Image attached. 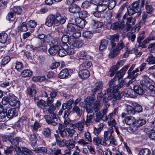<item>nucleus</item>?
Returning a JSON list of instances; mask_svg holds the SVG:
<instances>
[{
    "instance_id": "1",
    "label": "nucleus",
    "mask_w": 155,
    "mask_h": 155,
    "mask_svg": "<svg viewBox=\"0 0 155 155\" xmlns=\"http://www.w3.org/2000/svg\"><path fill=\"white\" fill-rule=\"evenodd\" d=\"M66 21L65 18H62L60 14L57 13L55 15H49L46 20L45 24L49 27L53 25L58 26L60 24H64Z\"/></svg>"
},
{
    "instance_id": "2",
    "label": "nucleus",
    "mask_w": 155,
    "mask_h": 155,
    "mask_svg": "<svg viewBox=\"0 0 155 155\" xmlns=\"http://www.w3.org/2000/svg\"><path fill=\"white\" fill-rule=\"evenodd\" d=\"M59 41L60 40L58 38H55L52 39L50 42L51 47L49 49L48 51L50 54L54 55L58 52L60 49V46L59 45Z\"/></svg>"
},
{
    "instance_id": "3",
    "label": "nucleus",
    "mask_w": 155,
    "mask_h": 155,
    "mask_svg": "<svg viewBox=\"0 0 155 155\" xmlns=\"http://www.w3.org/2000/svg\"><path fill=\"white\" fill-rule=\"evenodd\" d=\"M106 94L108 97L107 99L106 97L104 98V101L105 102H107V100H112V101H114L117 99L120 100V95H119V93L118 92H112L110 90L107 89L106 91Z\"/></svg>"
},
{
    "instance_id": "4",
    "label": "nucleus",
    "mask_w": 155,
    "mask_h": 155,
    "mask_svg": "<svg viewBox=\"0 0 155 155\" xmlns=\"http://www.w3.org/2000/svg\"><path fill=\"white\" fill-rule=\"evenodd\" d=\"M83 44L82 40H77L75 38H71L69 42V48L70 50H72L73 53H74V49L76 48L81 47Z\"/></svg>"
},
{
    "instance_id": "5",
    "label": "nucleus",
    "mask_w": 155,
    "mask_h": 155,
    "mask_svg": "<svg viewBox=\"0 0 155 155\" xmlns=\"http://www.w3.org/2000/svg\"><path fill=\"white\" fill-rule=\"evenodd\" d=\"M70 40V37H69L68 35H64L61 38V42L60 41L59 42V45L61 47L64 48L65 49L68 48H69V45L67 43H68L69 45Z\"/></svg>"
},
{
    "instance_id": "6",
    "label": "nucleus",
    "mask_w": 155,
    "mask_h": 155,
    "mask_svg": "<svg viewBox=\"0 0 155 155\" xmlns=\"http://www.w3.org/2000/svg\"><path fill=\"white\" fill-rule=\"evenodd\" d=\"M73 54L72 50H70L69 48L65 49L64 48L61 47L60 46V49L58 51V54L60 56L63 57L67 54L71 55Z\"/></svg>"
},
{
    "instance_id": "7",
    "label": "nucleus",
    "mask_w": 155,
    "mask_h": 155,
    "mask_svg": "<svg viewBox=\"0 0 155 155\" xmlns=\"http://www.w3.org/2000/svg\"><path fill=\"white\" fill-rule=\"evenodd\" d=\"M45 40H41L36 45L35 49L38 50V51L42 50L43 51H46L47 48L46 47L47 45L45 43L46 42L45 41Z\"/></svg>"
},
{
    "instance_id": "8",
    "label": "nucleus",
    "mask_w": 155,
    "mask_h": 155,
    "mask_svg": "<svg viewBox=\"0 0 155 155\" xmlns=\"http://www.w3.org/2000/svg\"><path fill=\"white\" fill-rule=\"evenodd\" d=\"M123 95L127 97H136V93L134 90L131 88H127L124 92L120 94V96Z\"/></svg>"
},
{
    "instance_id": "9",
    "label": "nucleus",
    "mask_w": 155,
    "mask_h": 155,
    "mask_svg": "<svg viewBox=\"0 0 155 155\" xmlns=\"http://www.w3.org/2000/svg\"><path fill=\"white\" fill-rule=\"evenodd\" d=\"M127 81L126 79H122L120 82H119V84L117 85L116 84L114 87H113L111 89L112 90H110L112 92H118L119 93V95H120L119 91H117L120 89L121 87H123L124 85L127 83Z\"/></svg>"
},
{
    "instance_id": "10",
    "label": "nucleus",
    "mask_w": 155,
    "mask_h": 155,
    "mask_svg": "<svg viewBox=\"0 0 155 155\" xmlns=\"http://www.w3.org/2000/svg\"><path fill=\"white\" fill-rule=\"evenodd\" d=\"M67 129L62 124H59L58 125V130L60 136L62 138H66L68 137Z\"/></svg>"
},
{
    "instance_id": "11",
    "label": "nucleus",
    "mask_w": 155,
    "mask_h": 155,
    "mask_svg": "<svg viewBox=\"0 0 155 155\" xmlns=\"http://www.w3.org/2000/svg\"><path fill=\"white\" fill-rule=\"evenodd\" d=\"M145 3V8L147 13L151 14L153 10L154 9L152 6L149 5L147 2L146 0H141L140 3L141 6L143 7Z\"/></svg>"
},
{
    "instance_id": "12",
    "label": "nucleus",
    "mask_w": 155,
    "mask_h": 155,
    "mask_svg": "<svg viewBox=\"0 0 155 155\" xmlns=\"http://www.w3.org/2000/svg\"><path fill=\"white\" fill-rule=\"evenodd\" d=\"M75 142L71 140H67L65 139H63L62 140H58L57 142V144L60 147H64L71 145Z\"/></svg>"
},
{
    "instance_id": "13",
    "label": "nucleus",
    "mask_w": 155,
    "mask_h": 155,
    "mask_svg": "<svg viewBox=\"0 0 155 155\" xmlns=\"http://www.w3.org/2000/svg\"><path fill=\"white\" fill-rule=\"evenodd\" d=\"M123 122L124 123H125L127 125H134L136 123V120L132 116H127L125 117Z\"/></svg>"
},
{
    "instance_id": "14",
    "label": "nucleus",
    "mask_w": 155,
    "mask_h": 155,
    "mask_svg": "<svg viewBox=\"0 0 155 155\" xmlns=\"http://www.w3.org/2000/svg\"><path fill=\"white\" fill-rule=\"evenodd\" d=\"M124 27V25L123 22H116L113 24L112 29L114 30H120Z\"/></svg>"
},
{
    "instance_id": "15",
    "label": "nucleus",
    "mask_w": 155,
    "mask_h": 155,
    "mask_svg": "<svg viewBox=\"0 0 155 155\" xmlns=\"http://www.w3.org/2000/svg\"><path fill=\"white\" fill-rule=\"evenodd\" d=\"M78 74L80 77L83 79L88 78L90 75V72L87 69L82 70L79 72Z\"/></svg>"
},
{
    "instance_id": "16",
    "label": "nucleus",
    "mask_w": 155,
    "mask_h": 155,
    "mask_svg": "<svg viewBox=\"0 0 155 155\" xmlns=\"http://www.w3.org/2000/svg\"><path fill=\"white\" fill-rule=\"evenodd\" d=\"M127 69V68H122L115 75V77L118 78L119 82H120L121 80L120 79L122 78L125 74L126 71Z\"/></svg>"
},
{
    "instance_id": "17",
    "label": "nucleus",
    "mask_w": 155,
    "mask_h": 155,
    "mask_svg": "<svg viewBox=\"0 0 155 155\" xmlns=\"http://www.w3.org/2000/svg\"><path fill=\"white\" fill-rule=\"evenodd\" d=\"M80 7L76 4H74L69 8V11L72 13H78L80 10Z\"/></svg>"
},
{
    "instance_id": "18",
    "label": "nucleus",
    "mask_w": 155,
    "mask_h": 155,
    "mask_svg": "<svg viewBox=\"0 0 155 155\" xmlns=\"http://www.w3.org/2000/svg\"><path fill=\"white\" fill-rule=\"evenodd\" d=\"M67 28L69 32L71 34L73 32H74L76 30L78 29L77 26L76 24L73 23H69L67 25Z\"/></svg>"
},
{
    "instance_id": "19",
    "label": "nucleus",
    "mask_w": 155,
    "mask_h": 155,
    "mask_svg": "<svg viewBox=\"0 0 155 155\" xmlns=\"http://www.w3.org/2000/svg\"><path fill=\"white\" fill-rule=\"evenodd\" d=\"M97 7L96 9L98 10L100 12H102L103 14L104 12L107 8V4H105L102 3L96 5Z\"/></svg>"
},
{
    "instance_id": "20",
    "label": "nucleus",
    "mask_w": 155,
    "mask_h": 155,
    "mask_svg": "<svg viewBox=\"0 0 155 155\" xmlns=\"http://www.w3.org/2000/svg\"><path fill=\"white\" fill-rule=\"evenodd\" d=\"M75 143H73L67 146V148L65 150L64 153L62 155H71V152L72 151V149L75 147Z\"/></svg>"
},
{
    "instance_id": "21",
    "label": "nucleus",
    "mask_w": 155,
    "mask_h": 155,
    "mask_svg": "<svg viewBox=\"0 0 155 155\" xmlns=\"http://www.w3.org/2000/svg\"><path fill=\"white\" fill-rule=\"evenodd\" d=\"M44 117L47 122L49 124L52 125L53 126H56L57 125V123L50 116L48 115H45L44 116Z\"/></svg>"
},
{
    "instance_id": "22",
    "label": "nucleus",
    "mask_w": 155,
    "mask_h": 155,
    "mask_svg": "<svg viewBox=\"0 0 155 155\" xmlns=\"http://www.w3.org/2000/svg\"><path fill=\"white\" fill-rule=\"evenodd\" d=\"M131 5L132 8L135 11V12L139 13L138 15H140V14L139 13V12L140 11L141 6H141H140L139 3L137 2H134Z\"/></svg>"
},
{
    "instance_id": "23",
    "label": "nucleus",
    "mask_w": 155,
    "mask_h": 155,
    "mask_svg": "<svg viewBox=\"0 0 155 155\" xmlns=\"http://www.w3.org/2000/svg\"><path fill=\"white\" fill-rule=\"evenodd\" d=\"M94 117V115L88 114L87 116V118L86 120L85 121L84 124L87 126L91 125L92 123V120Z\"/></svg>"
},
{
    "instance_id": "24",
    "label": "nucleus",
    "mask_w": 155,
    "mask_h": 155,
    "mask_svg": "<svg viewBox=\"0 0 155 155\" xmlns=\"http://www.w3.org/2000/svg\"><path fill=\"white\" fill-rule=\"evenodd\" d=\"M69 74V71L67 69H64L59 74L58 76L60 78H64L67 77Z\"/></svg>"
},
{
    "instance_id": "25",
    "label": "nucleus",
    "mask_w": 155,
    "mask_h": 155,
    "mask_svg": "<svg viewBox=\"0 0 155 155\" xmlns=\"http://www.w3.org/2000/svg\"><path fill=\"white\" fill-rule=\"evenodd\" d=\"M98 1V0H92L91 2L87 1H85L82 4L81 7L83 8H86L91 5V3L95 5L96 4L95 3L97 2Z\"/></svg>"
},
{
    "instance_id": "26",
    "label": "nucleus",
    "mask_w": 155,
    "mask_h": 155,
    "mask_svg": "<svg viewBox=\"0 0 155 155\" xmlns=\"http://www.w3.org/2000/svg\"><path fill=\"white\" fill-rule=\"evenodd\" d=\"M103 85V82L102 81H99L95 84V87L92 90V92L94 94H95L97 91L101 89Z\"/></svg>"
},
{
    "instance_id": "27",
    "label": "nucleus",
    "mask_w": 155,
    "mask_h": 155,
    "mask_svg": "<svg viewBox=\"0 0 155 155\" xmlns=\"http://www.w3.org/2000/svg\"><path fill=\"white\" fill-rule=\"evenodd\" d=\"M28 94L31 97L35 96L36 93V87L34 84H32L28 91Z\"/></svg>"
},
{
    "instance_id": "28",
    "label": "nucleus",
    "mask_w": 155,
    "mask_h": 155,
    "mask_svg": "<svg viewBox=\"0 0 155 155\" xmlns=\"http://www.w3.org/2000/svg\"><path fill=\"white\" fill-rule=\"evenodd\" d=\"M104 140L108 141L109 139L113 140L114 137L113 133L105 131L104 133Z\"/></svg>"
},
{
    "instance_id": "29",
    "label": "nucleus",
    "mask_w": 155,
    "mask_h": 155,
    "mask_svg": "<svg viewBox=\"0 0 155 155\" xmlns=\"http://www.w3.org/2000/svg\"><path fill=\"white\" fill-rule=\"evenodd\" d=\"M134 92L136 93V97L137 94L142 95L144 93L143 90L141 87L137 85H136L134 87Z\"/></svg>"
},
{
    "instance_id": "30",
    "label": "nucleus",
    "mask_w": 155,
    "mask_h": 155,
    "mask_svg": "<svg viewBox=\"0 0 155 155\" xmlns=\"http://www.w3.org/2000/svg\"><path fill=\"white\" fill-rule=\"evenodd\" d=\"M17 115V113L16 110L14 108H10L7 113V117L9 118H12Z\"/></svg>"
},
{
    "instance_id": "31",
    "label": "nucleus",
    "mask_w": 155,
    "mask_h": 155,
    "mask_svg": "<svg viewBox=\"0 0 155 155\" xmlns=\"http://www.w3.org/2000/svg\"><path fill=\"white\" fill-rule=\"evenodd\" d=\"M142 19L139 23V26L140 27L145 23L147 22L148 19V15L147 13L143 12L142 15Z\"/></svg>"
},
{
    "instance_id": "32",
    "label": "nucleus",
    "mask_w": 155,
    "mask_h": 155,
    "mask_svg": "<svg viewBox=\"0 0 155 155\" xmlns=\"http://www.w3.org/2000/svg\"><path fill=\"white\" fill-rule=\"evenodd\" d=\"M126 111L128 114H135V110L134 107L132 105V103L130 105H127L126 106Z\"/></svg>"
},
{
    "instance_id": "33",
    "label": "nucleus",
    "mask_w": 155,
    "mask_h": 155,
    "mask_svg": "<svg viewBox=\"0 0 155 155\" xmlns=\"http://www.w3.org/2000/svg\"><path fill=\"white\" fill-rule=\"evenodd\" d=\"M8 38V35L6 33L2 32L0 33V42L3 44L5 43Z\"/></svg>"
},
{
    "instance_id": "34",
    "label": "nucleus",
    "mask_w": 155,
    "mask_h": 155,
    "mask_svg": "<svg viewBox=\"0 0 155 155\" xmlns=\"http://www.w3.org/2000/svg\"><path fill=\"white\" fill-rule=\"evenodd\" d=\"M126 8L127 9V12L123 16L124 19H125L128 15L130 16L133 15L135 12V11L133 8H130V7H126Z\"/></svg>"
},
{
    "instance_id": "35",
    "label": "nucleus",
    "mask_w": 155,
    "mask_h": 155,
    "mask_svg": "<svg viewBox=\"0 0 155 155\" xmlns=\"http://www.w3.org/2000/svg\"><path fill=\"white\" fill-rule=\"evenodd\" d=\"M120 52L116 48H113L110 53L109 55V58H114L117 56Z\"/></svg>"
},
{
    "instance_id": "36",
    "label": "nucleus",
    "mask_w": 155,
    "mask_h": 155,
    "mask_svg": "<svg viewBox=\"0 0 155 155\" xmlns=\"http://www.w3.org/2000/svg\"><path fill=\"white\" fill-rule=\"evenodd\" d=\"M36 37L39 39L41 40H45V41L48 42L51 37L49 36H48L47 35L46 36L45 35L43 34H40L37 35Z\"/></svg>"
},
{
    "instance_id": "37",
    "label": "nucleus",
    "mask_w": 155,
    "mask_h": 155,
    "mask_svg": "<svg viewBox=\"0 0 155 155\" xmlns=\"http://www.w3.org/2000/svg\"><path fill=\"white\" fill-rule=\"evenodd\" d=\"M29 139L31 141H34V142L32 143L31 145L34 148H35L36 147L35 145L36 144V141L37 140V137L36 135L34 133L31 134L30 135Z\"/></svg>"
},
{
    "instance_id": "38",
    "label": "nucleus",
    "mask_w": 155,
    "mask_h": 155,
    "mask_svg": "<svg viewBox=\"0 0 155 155\" xmlns=\"http://www.w3.org/2000/svg\"><path fill=\"white\" fill-rule=\"evenodd\" d=\"M94 100L93 97L90 96L87 97L84 100L85 105H91Z\"/></svg>"
},
{
    "instance_id": "39",
    "label": "nucleus",
    "mask_w": 155,
    "mask_h": 155,
    "mask_svg": "<svg viewBox=\"0 0 155 155\" xmlns=\"http://www.w3.org/2000/svg\"><path fill=\"white\" fill-rule=\"evenodd\" d=\"M93 108L95 112L99 111L100 109L101 104L99 101H96L93 104Z\"/></svg>"
},
{
    "instance_id": "40",
    "label": "nucleus",
    "mask_w": 155,
    "mask_h": 155,
    "mask_svg": "<svg viewBox=\"0 0 155 155\" xmlns=\"http://www.w3.org/2000/svg\"><path fill=\"white\" fill-rule=\"evenodd\" d=\"M27 23L23 22L21 25L18 27V31H27L28 29Z\"/></svg>"
},
{
    "instance_id": "41",
    "label": "nucleus",
    "mask_w": 155,
    "mask_h": 155,
    "mask_svg": "<svg viewBox=\"0 0 155 155\" xmlns=\"http://www.w3.org/2000/svg\"><path fill=\"white\" fill-rule=\"evenodd\" d=\"M107 41L105 39L101 41L100 45L99 48L100 51H103L107 48Z\"/></svg>"
},
{
    "instance_id": "42",
    "label": "nucleus",
    "mask_w": 155,
    "mask_h": 155,
    "mask_svg": "<svg viewBox=\"0 0 155 155\" xmlns=\"http://www.w3.org/2000/svg\"><path fill=\"white\" fill-rule=\"evenodd\" d=\"M146 61L150 64H155V57H153L152 54H149Z\"/></svg>"
},
{
    "instance_id": "43",
    "label": "nucleus",
    "mask_w": 155,
    "mask_h": 155,
    "mask_svg": "<svg viewBox=\"0 0 155 155\" xmlns=\"http://www.w3.org/2000/svg\"><path fill=\"white\" fill-rule=\"evenodd\" d=\"M151 153L150 150L147 148H143L140 150L139 152V155H150Z\"/></svg>"
},
{
    "instance_id": "44",
    "label": "nucleus",
    "mask_w": 155,
    "mask_h": 155,
    "mask_svg": "<svg viewBox=\"0 0 155 155\" xmlns=\"http://www.w3.org/2000/svg\"><path fill=\"white\" fill-rule=\"evenodd\" d=\"M132 105L134 107L135 112L136 111L139 113L142 111V107L138 104L135 102H132Z\"/></svg>"
},
{
    "instance_id": "45",
    "label": "nucleus",
    "mask_w": 155,
    "mask_h": 155,
    "mask_svg": "<svg viewBox=\"0 0 155 155\" xmlns=\"http://www.w3.org/2000/svg\"><path fill=\"white\" fill-rule=\"evenodd\" d=\"M85 120L83 118L81 121H79L78 123L76 124V126L78 128V129L80 131H82L84 128V124Z\"/></svg>"
},
{
    "instance_id": "46",
    "label": "nucleus",
    "mask_w": 155,
    "mask_h": 155,
    "mask_svg": "<svg viewBox=\"0 0 155 155\" xmlns=\"http://www.w3.org/2000/svg\"><path fill=\"white\" fill-rule=\"evenodd\" d=\"M72 111L73 112L76 113L78 116L81 117V110L77 105H74L72 108Z\"/></svg>"
},
{
    "instance_id": "47",
    "label": "nucleus",
    "mask_w": 155,
    "mask_h": 155,
    "mask_svg": "<svg viewBox=\"0 0 155 155\" xmlns=\"http://www.w3.org/2000/svg\"><path fill=\"white\" fill-rule=\"evenodd\" d=\"M42 134L45 137H49L51 136V130L48 128H45L43 130Z\"/></svg>"
},
{
    "instance_id": "48",
    "label": "nucleus",
    "mask_w": 155,
    "mask_h": 155,
    "mask_svg": "<svg viewBox=\"0 0 155 155\" xmlns=\"http://www.w3.org/2000/svg\"><path fill=\"white\" fill-rule=\"evenodd\" d=\"M84 108L86 109L87 114H91L94 115L93 112V108L91 105H84Z\"/></svg>"
},
{
    "instance_id": "49",
    "label": "nucleus",
    "mask_w": 155,
    "mask_h": 155,
    "mask_svg": "<svg viewBox=\"0 0 155 155\" xmlns=\"http://www.w3.org/2000/svg\"><path fill=\"white\" fill-rule=\"evenodd\" d=\"M92 65L91 62L89 61H86L83 63L80 66V68H90Z\"/></svg>"
},
{
    "instance_id": "50",
    "label": "nucleus",
    "mask_w": 155,
    "mask_h": 155,
    "mask_svg": "<svg viewBox=\"0 0 155 155\" xmlns=\"http://www.w3.org/2000/svg\"><path fill=\"white\" fill-rule=\"evenodd\" d=\"M47 148L45 147H40L35 150L34 151L37 153H45L46 152Z\"/></svg>"
},
{
    "instance_id": "51",
    "label": "nucleus",
    "mask_w": 155,
    "mask_h": 155,
    "mask_svg": "<svg viewBox=\"0 0 155 155\" xmlns=\"http://www.w3.org/2000/svg\"><path fill=\"white\" fill-rule=\"evenodd\" d=\"M37 106L40 108L44 109L45 107L47 105L46 102L43 100H39L37 103Z\"/></svg>"
},
{
    "instance_id": "52",
    "label": "nucleus",
    "mask_w": 155,
    "mask_h": 155,
    "mask_svg": "<svg viewBox=\"0 0 155 155\" xmlns=\"http://www.w3.org/2000/svg\"><path fill=\"white\" fill-rule=\"evenodd\" d=\"M32 74V72L30 70L26 69L24 70L21 73L23 77H27L31 76Z\"/></svg>"
},
{
    "instance_id": "53",
    "label": "nucleus",
    "mask_w": 155,
    "mask_h": 155,
    "mask_svg": "<svg viewBox=\"0 0 155 155\" xmlns=\"http://www.w3.org/2000/svg\"><path fill=\"white\" fill-rule=\"evenodd\" d=\"M78 57L79 59H86L87 58V53L85 51H82L79 53Z\"/></svg>"
},
{
    "instance_id": "54",
    "label": "nucleus",
    "mask_w": 155,
    "mask_h": 155,
    "mask_svg": "<svg viewBox=\"0 0 155 155\" xmlns=\"http://www.w3.org/2000/svg\"><path fill=\"white\" fill-rule=\"evenodd\" d=\"M20 138L18 137H13L11 138L10 140V142L12 144L15 146L17 145L19 142Z\"/></svg>"
},
{
    "instance_id": "55",
    "label": "nucleus",
    "mask_w": 155,
    "mask_h": 155,
    "mask_svg": "<svg viewBox=\"0 0 155 155\" xmlns=\"http://www.w3.org/2000/svg\"><path fill=\"white\" fill-rule=\"evenodd\" d=\"M22 8L19 6H14L13 8V11L15 14L20 15L21 12Z\"/></svg>"
},
{
    "instance_id": "56",
    "label": "nucleus",
    "mask_w": 155,
    "mask_h": 155,
    "mask_svg": "<svg viewBox=\"0 0 155 155\" xmlns=\"http://www.w3.org/2000/svg\"><path fill=\"white\" fill-rule=\"evenodd\" d=\"M18 103V101L14 97H11L9 99L8 106L9 105L12 106H15Z\"/></svg>"
},
{
    "instance_id": "57",
    "label": "nucleus",
    "mask_w": 155,
    "mask_h": 155,
    "mask_svg": "<svg viewBox=\"0 0 155 155\" xmlns=\"http://www.w3.org/2000/svg\"><path fill=\"white\" fill-rule=\"evenodd\" d=\"M126 36L128 39L129 40H130L132 42L134 41L136 38L135 35L131 32H128Z\"/></svg>"
},
{
    "instance_id": "58",
    "label": "nucleus",
    "mask_w": 155,
    "mask_h": 155,
    "mask_svg": "<svg viewBox=\"0 0 155 155\" xmlns=\"http://www.w3.org/2000/svg\"><path fill=\"white\" fill-rule=\"evenodd\" d=\"M102 139L99 137H95L93 139V143L94 145L98 146L102 141Z\"/></svg>"
},
{
    "instance_id": "59",
    "label": "nucleus",
    "mask_w": 155,
    "mask_h": 155,
    "mask_svg": "<svg viewBox=\"0 0 155 155\" xmlns=\"http://www.w3.org/2000/svg\"><path fill=\"white\" fill-rule=\"evenodd\" d=\"M15 69L18 71H21L23 68V64L21 62L17 61L15 64Z\"/></svg>"
},
{
    "instance_id": "60",
    "label": "nucleus",
    "mask_w": 155,
    "mask_h": 155,
    "mask_svg": "<svg viewBox=\"0 0 155 155\" xmlns=\"http://www.w3.org/2000/svg\"><path fill=\"white\" fill-rule=\"evenodd\" d=\"M124 46L125 44L124 42L123 41V40H120L118 43L116 48L120 51L121 50L123 49Z\"/></svg>"
},
{
    "instance_id": "61",
    "label": "nucleus",
    "mask_w": 155,
    "mask_h": 155,
    "mask_svg": "<svg viewBox=\"0 0 155 155\" xmlns=\"http://www.w3.org/2000/svg\"><path fill=\"white\" fill-rule=\"evenodd\" d=\"M128 76L127 78H125L126 80L128 81L127 79H131V78H134L135 79V78L137 76V74H136L135 75V73H134V71L127 72Z\"/></svg>"
},
{
    "instance_id": "62",
    "label": "nucleus",
    "mask_w": 155,
    "mask_h": 155,
    "mask_svg": "<svg viewBox=\"0 0 155 155\" xmlns=\"http://www.w3.org/2000/svg\"><path fill=\"white\" fill-rule=\"evenodd\" d=\"M71 34L72 35L70 36V39H73V38H79L81 36V33L76 30V31L72 33Z\"/></svg>"
},
{
    "instance_id": "63",
    "label": "nucleus",
    "mask_w": 155,
    "mask_h": 155,
    "mask_svg": "<svg viewBox=\"0 0 155 155\" xmlns=\"http://www.w3.org/2000/svg\"><path fill=\"white\" fill-rule=\"evenodd\" d=\"M84 135L86 140L90 142H92L91 135L89 132H86L84 133Z\"/></svg>"
},
{
    "instance_id": "64",
    "label": "nucleus",
    "mask_w": 155,
    "mask_h": 155,
    "mask_svg": "<svg viewBox=\"0 0 155 155\" xmlns=\"http://www.w3.org/2000/svg\"><path fill=\"white\" fill-rule=\"evenodd\" d=\"M79 17L82 18H85L89 16V14L87 12L85 11H82L79 12Z\"/></svg>"
}]
</instances>
